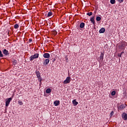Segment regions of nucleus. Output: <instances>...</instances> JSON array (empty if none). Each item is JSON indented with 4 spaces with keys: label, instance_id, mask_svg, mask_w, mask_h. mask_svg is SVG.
<instances>
[{
    "label": "nucleus",
    "instance_id": "f257e3e1",
    "mask_svg": "<svg viewBox=\"0 0 127 127\" xmlns=\"http://www.w3.org/2000/svg\"><path fill=\"white\" fill-rule=\"evenodd\" d=\"M126 46H127V43L126 42H123L119 45L118 47L119 49H125Z\"/></svg>",
    "mask_w": 127,
    "mask_h": 127
},
{
    "label": "nucleus",
    "instance_id": "f03ea898",
    "mask_svg": "<svg viewBox=\"0 0 127 127\" xmlns=\"http://www.w3.org/2000/svg\"><path fill=\"white\" fill-rule=\"evenodd\" d=\"M39 57V54L38 53H36L34 55H32L30 58V61H33L34 59H37Z\"/></svg>",
    "mask_w": 127,
    "mask_h": 127
},
{
    "label": "nucleus",
    "instance_id": "7ed1b4c3",
    "mask_svg": "<svg viewBox=\"0 0 127 127\" xmlns=\"http://www.w3.org/2000/svg\"><path fill=\"white\" fill-rule=\"evenodd\" d=\"M71 82V77H67L66 79L64 81L63 83L65 85V84H69Z\"/></svg>",
    "mask_w": 127,
    "mask_h": 127
},
{
    "label": "nucleus",
    "instance_id": "20e7f679",
    "mask_svg": "<svg viewBox=\"0 0 127 127\" xmlns=\"http://www.w3.org/2000/svg\"><path fill=\"white\" fill-rule=\"evenodd\" d=\"M12 100V98L11 97H10L8 98L7 99L5 100V106L8 107V105H9V103H10V101Z\"/></svg>",
    "mask_w": 127,
    "mask_h": 127
},
{
    "label": "nucleus",
    "instance_id": "39448f33",
    "mask_svg": "<svg viewBox=\"0 0 127 127\" xmlns=\"http://www.w3.org/2000/svg\"><path fill=\"white\" fill-rule=\"evenodd\" d=\"M118 111H122L124 109H126V105L124 104L121 105L118 107Z\"/></svg>",
    "mask_w": 127,
    "mask_h": 127
},
{
    "label": "nucleus",
    "instance_id": "423d86ee",
    "mask_svg": "<svg viewBox=\"0 0 127 127\" xmlns=\"http://www.w3.org/2000/svg\"><path fill=\"white\" fill-rule=\"evenodd\" d=\"M50 61V60H49V59H45L43 62V65L47 66V65H48V64H49Z\"/></svg>",
    "mask_w": 127,
    "mask_h": 127
},
{
    "label": "nucleus",
    "instance_id": "0eeeda50",
    "mask_svg": "<svg viewBox=\"0 0 127 127\" xmlns=\"http://www.w3.org/2000/svg\"><path fill=\"white\" fill-rule=\"evenodd\" d=\"M2 52L5 56H8V55H9V53H8V51H7L6 49H4L2 51Z\"/></svg>",
    "mask_w": 127,
    "mask_h": 127
},
{
    "label": "nucleus",
    "instance_id": "6e6552de",
    "mask_svg": "<svg viewBox=\"0 0 127 127\" xmlns=\"http://www.w3.org/2000/svg\"><path fill=\"white\" fill-rule=\"evenodd\" d=\"M105 55V53H101L100 56L99 57L100 61L103 62L104 61V56Z\"/></svg>",
    "mask_w": 127,
    "mask_h": 127
},
{
    "label": "nucleus",
    "instance_id": "1a4fd4ad",
    "mask_svg": "<svg viewBox=\"0 0 127 127\" xmlns=\"http://www.w3.org/2000/svg\"><path fill=\"white\" fill-rule=\"evenodd\" d=\"M43 57L44 58H47V59H48V58H50V54H49L48 53H45L43 55Z\"/></svg>",
    "mask_w": 127,
    "mask_h": 127
},
{
    "label": "nucleus",
    "instance_id": "9d476101",
    "mask_svg": "<svg viewBox=\"0 0 127 127\" xmlns=\"http://www.w3.org/2000/svg\"><path fill=\"white\" fill-rule=\"evenodd\" d=\"M122 118L124 119V121H127V114L126 113H124L122 115Z\"/></svg>",
    "mask_w": 127,
    "mask_h": 127
},
{
    "label": "nucleus",
    "instance_id": "9b49d317",
    "mask_svg": "<svg viewBox=\"0 0 127 127\" xmlns=\"http://www.w3.org/2000/svg\"><path fill=\"white\" fill-rule=\"evenodd\" d=\"M36 74L37 78H38L39 80H40V77H41V76L40 75V72H39V71H37Z\"/></svg>",
    "mask_w": 127,
    "mask_h": 127
},
{
    "label": "nucleus",
    "instance_id": "f8f14e48",
    "mask_svg": "<svg viewBox=\"0 0 127 127\" xmlns=\"http://www.w3.org/2000/svg\"><path fill=\"white\" fill-rule=\"evenodd\" d=\"M90 21H91L93 24H96V22L95 21V18L94 17L90 18Z\"/></svg>",
    "mask_w": 127,
    "mask_h": 127
},
{
    "label": "nucleus",
    "instance_id": "ddd939ff",
    "mask_svg": "<svg viewBox=\"0 0 127 127\" xmlns=\"http://www.w3.org/2000/svg\"><path fill=\"white\" fill-rule=\"evenodd\" d=\"M60 104V101H56L54 103V105H55L56 106H59Z\"/></svg>",
    "mask_w": 127,
    "mask_h": 127
},
{
    "label": "nucleus",
    "instance_id": "4468645a",
    "mask_svg": "<svg viewBox=\"0 0 127 127\" xmlns=\"http://www.w3.org/2000/svg\"><path fill=\"white\" fill-rule=\"evenodd\" d=\"M106 31V30L105 29V28H102L100 30H99V33H104Z\"/></svg>",
    "mask_w": 127,
    "mask_h": 127
},
{
    "label": "nucleus",
    "instance_id": "2eb2a0df",
    "mask_svg": "<svg viewBox=\"0 0 127 127\" xmlns=\"http://www.w3.org/2000/svg\"><path fill=\"white\" fill-rule=\"evenodd\" d=\"M80 28H84V26H85V23H81L80 24Z\"/></svg>",
    "mask_w": 127,
    "mask_h": 127
},
{
    "label": "nucleus",
    "instance_id": "dca6fc26",
    "mask_svg": "<svg viewBox=\"0 0 127 127\" xmlns=\"http://www.w3.org/2000/svg\"><path fill=\"white\" fill-rule=\"evenodd\" d=\"M46 93L47 94H50V93H51V89L50 88H48L46 90Z\"/></svg>",
    "mask_w": 127,
    "mask_h": 127
},
{
    "label": "nucleus",
    "instance_id": "f3484780",
    "mask_svg": "<svg viewBox=\"0 0 127 127\" xmlns=\"http://www.w3.org/2000/svg\"><path fill=\"white\" fill-rule=\"evenodd\" d=\"M72 103L74 106H77V105H78V102H76V100H74L73 101H72Z\"/></svg>",
    "mask_w": 127,
    "mask_h": 127
},
{
    "label": "nucleus",
    "instance_id": "a211bd4d",
    "mask_svg": "<svg viewBox=\"0 0 127 127\" xmlns=\"http://www.w3.org/2000/svg\"><path fill=\"white\" fill-rule=\"evenodd\" d=\"M19 27V25H18V24H15L14 25V28H15V29H17V28H18Z\"/></svg>",
    "mask_w": 127,
    "mask_h": 127
},
{
    "label": "nucleus",
    "instance_id": "6ab92c4d",
    "mask_svg": "<svg viewBox=\"0 0 127 127\" xmlns=\"http://www.w3.org/2000/svg\"><path fill=\"white\" fill-rule=\"evenodd\" d=\"M52 15H53V13H52V12H49L48 13V17H49L50 16H52Z\"/></svg>",
    "mask_w": 127,
    "mask_h": 127
},
{
    "label": "nucleus",
    "instance_id": "aec40b11",
    "mask_svg": "<svg viewBox=\"0 0 127 127\" xmlns=\"http://www.w3.org/2000/svg\"><path fill=\"white\" fill-rule=\"evenodd\" d=\"M110 2L111 4H115L116 3V0H111Z\"/></svg>",
    "mask_w": 127,
    "mask_h": 127
},
{
    "label": "nucleus",
    "instance_id": "412c9836",
    "mask_svg": "<svg viewBox=\"0 0 127 127\" xmlns=\"http://www.w3.org/2000/svg\"><path fill=\"white\" fill-rule=\"evenodd\" d=\"M101 19H102L101 17H100V16H97L96 17V20H97V21H100V20H101Z\"/></svg>",
    "mask_w": 127,
    "mask_h": 127
},
{
    "label": "nucleus",
    "instance_id": "4be33fe9",
    "mask_svg": "<svg viewBox=\"0 0 127 127\" xmlns=\"http://www.w3.org/2000/svg\"><path fill=\"white\" fill-rule=\"evenodd\" d=\"M17 63V60H14L12 62V64H13V65H16Z\"/></svg>",
    "mask_w": 127,
    "mask_h": 127
},
{
    "label": "nucleus",
    "instance_id": "5701e85b",
    "mask_svg": "<svg viewBox=\"0 0 127 127\" xmlns=\"http://www.w3.org/2000/svg\"><path fill=\"white\" fill-rule=\"evenodd\" d=\"M93 14V12H89L87 13V15H88L89 16H91Z\"/></svg>",
    "mask_w": 127,
    "mask_h": 127
},
{
    "label": "nucleus",
    "instance_id": "b1692460",
    "mask_svg": "<svg viewBox=\"0 0 127 127\" xmlns=\"http://www.w3.org/2000/svg\"><path fill=\"white\" fill-rule=\"evenodd\" d=\"M111 95L112 96H115V95H116V91H112L111 93Z\"/></svg>",
    "mask_w": 127,
    "mask_h": 127
},
{
    "label": "nucleus",
    "instance_id": "393cba45",
    "mask_svg": "<svg viewBox=\"0 0 127 127\" xmlns=\"http://www.w3.org/2000/svg\"><path fill=\"white\" fill-rule=\"evenodd\" d=\"M114 113V111H112L110 114V118H112V117L113 116Z\"/></svg>",
    "mask_w": 127,
    "mask_h": 127
},
{
    "label": "nucleus",
    "instance_id": "a878e982",
    "mask_svg": "<svg viewBox=\"0 0 127 127\" xmlns=\"http://www.w3.org/2000/svg\"><path fill=\"white\" fill-rule=\"evenodd\" d=\"M0 57H3V55L2 54V52L0 50Z\"/></svg>",
    "mask_w": 127,
    "mask_h": 127
},
{
    "label": "nucleus",
    "instance_id": "bb28decb",
    "mask_svg": "<svg viewBox=\"0 0 127 127\" xmlns=\"http://www.w3.org/2000/svg\"><path fill=\"white\" fill-rule=\"evenodd\" d=\"M18 104H19V105H22V104H23L22 103V101H21V100H19L18 102Z\"/></svg>",
    "mask_w": 127,
    "mask_h": 127
},
{
    "label": "nucleus",
    "instance_id": "cd10ccee",
    "mask_svg": "<svg viewBox=\"0 0 127 127\" xmlns=\"http://www.w3.org/2000/svg\"><path fill=\"white\" fill-rule=\"evenodd\" d=\"M119 2H120V3H122V2H124V0H118Z\"/></svg>",
    "mask_w": 127,
    "mask_h": 127
},
{
    "label": "nucleus",
    "instance_id": "c85d7f7f",
    "mask_svg": "<svg viewBox=\"0 0 127 127\" xmlns=\"http://www.w3.org/2000/svg\"><path fill=\"white\" fill-rule=\"evenodd\" d=\"M29 43L32 42V39H29Z\"/></svg>",
    "mask_w": 127,
    "mask_h": 127
},
{
    "label": "nucleus",
    "instance_id": "c756f323",
    "mask_svg": "<svg viewBox=\"0 0 127 127\" xmlns=\"http://www.w3.org/2000/svg\"><path fill=\"white\" fill-rule=\"evenodd\" d=\"M118 56H119V57H122V54H118Z\"/></svg>",
    "mask_w": 127,
    "mask_h": 127
},
{
    "label": "nucleus",
    "instance_id": "7c9ffc66",
    "mask_svg": "<svg viewBox=\"0 0 127 127\" xmlns=\"http://www.w3.org/2000/svg\"><path fill=\"white\" fill-rule=\"evenodd\" d=\"M52 62H53V63L55 62V59H54L52 60Z\"/></svg>",
    "mask_w": 127,
    "mask_h": 127
},
{
    "label": "nucleus",
    "instance_id": "2f4dec72",
    "mask_svg": "<svg viewBox=\"0 0 127 127\" xmlns=\"http://www.w3.org/2000/svg\"><path fill=\"white\" fill-rule=\"evenodd\" d=\"M38 80H39V81L40 82H41V81H42L41 77H40V79L38 78Z\"/></svg>",
    "mask_w": 127,
    "mask_h": 127
},
{
    "label": "nucleus",
    "instance_id": "473e14b6",
    "mask_svg": "<svg viewBox=\"0 0 127 127\" xmlns=\"http://www.w3.org/2000/svg\"><path fill=\"white\" fill-rule=\"evenodd\" d=\"M124 53H125V52H122L120 54H121V55H123V54H124Z\"/></svg>",
    "mask_w": 127,
    "mask_h": 127
},
{
    "label": "nucleus",
    "instance_id": "72a5a7b5",
    "mask_svg": "<svg viewBox=\"0 0 127 127\" xmlns=\"http://www.w3.org/2000/svg\"><path fill=\"white\" fill-rule=\"evenodd\" d=\"M56 34H57V32H56Z\"/></svg>",
    "mask_w": 127,
    "mask_h": 127
}]
</instances>
